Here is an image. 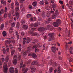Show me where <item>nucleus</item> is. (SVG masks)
<instances>
[{"label": "nucleus", "mask_w": 73, "mask_h": 73, "mask_svg": "<svg viewBox=\"0 0 73 73\" xmlns=\"http://www.w3.org/2000/svg\"><path fill=\"white\" fill-rule=\"evenodd\" d=\"M29 9H32V6L30 5L29 6Z\"/></svg>", "instance_id": "obj_60"}, {"label": "nucleus", "mask_w": 73, "mask_h": 73, "mask_svg": "<svg viewBox=\"0 0 73 73\" xmlns=\"http://www.w3.org/2000/svg\"><path fill=\"white\" fill-rule=\"evenodd\" d=\"M33 26V25L31 24V25H30V29L29 30H30L29 32V33L30 34H32L33 33V31L34 30L36 29L35 28H31Z\"/></svg>", "instance_id": "obj_4"}, {"label": "nucleus", "mask_w": 73, "mask_h": 73, "mask_svg": "<svg viewBox=\"0 0 73 73\" xmlns=\"http://www.w3.org/2000/svg\"><path fill=\"white\" fill-rule=\"evenodd\" d=\"M4 24H2L0 26V30H3V29L4 28Z\"/></svg>", "instance_id": "obj_22"}, {"label": "nucleus", "mask_w": 73, "mask_h": 73, "mask_svg": "<svg viewBox=\"0 0 73 73\" xmlns=\"http://www.w3.org/2000/svg\"><path fill=\"white\" fill-rule=\"evenodd\" d=\"M15 52V50H12L11 52V55H13L14 54V53Z\"/></svg>", "instance_id": "obj_46"}, {"label": "nucleus", "mask_w": 73, "mask_h": 73, "mask_svg": "<svg viewBox=\"0 0 73 73\" xmlns=\"http://www.w3.org/2000/svg\"><path fill=\"white\" fill-rule=\"evenodd\" d=\"M51 27V25H48L47 26L45 27V29L44 27H40L38 29V30L39 31H44V30L46 29V30L48 29L51 31H52L53 29L50 28Z\"/></svg>", "instance_id": "obj_1"}, {"label": "nucleus", "mask_w": 73, "mask_h": 73, "mask_svg": "<svg viewBox=\"0 0 73 73\" xmlns=\"http://www.w3.org/2000/svg\"><path fill=\"white\" fill-rule=\"evenodd\" d=\"M7 13H6L4 14V18L5 19L7 17Z\"/></svg>", "instance_id": "obj_40"}, {"label": "nucleus", "mask_w": 73, "mask_h": 73, "mask_svg": "<svg viewBox=\"0 0 73 73\" xmlns=\"http://www.w3.org/2000/svg\"><path fill=\"white\" fill-rule=\"evenodd\" d=\"M31 49V47H29L28 48V52L30 51Z\"/></svg>", "instance_id": "obj_50"}, {"label": "nucleus", "mask_w": 73, "mask_h": 73, "mask_svg": "<svg viewBox=\"0 0 73 73\" xmlns=\"http://www.w3.org/2000/svg\"><path fill=\"white\" fill-rule=\"evenodd\" d=\"M36 68L34 67L33 68H32L31 69V71L32 73H34L35 72Z\"/></svg>", "instance_id": "obj_29"}, {"label": "nucleus", "mask_w": 73, "mask_h": 73, "mask_svg": "<svg viewBox=\"0 0 73 73\" xmlns=\"http://www.w3.org/2000/svg\"><path fill=\"white\" fill-rule=\"evenodd\" d=\"M59 15V13L58 10L56 11L55 13L52 15V18L53 19H54L55 17H57Z\"/></svg>", "instance_id": "obj_6"}, {"label": "nucleus", "mask_w": 73, "mask_h": 73, "mask_svg": "<svg viewBox=\"0 0 73 73\" xmlns=\"http://www.w3.org/2000/svg\"><path fill=\"white\" fill-rule=\"evenodd\" d=\"M31 17V14H27V18H29Z\"/></svg>", "instance_id": "obj_42"}, {"label": "nucleus", "mask_w": 73, "mask_h": 73, "mask_svg": "<svg viewBox=\"0 0 73 73\" xmlns=\"http://www.w3.org/2000/svg\"><path fill=\"white\" fill-rule=\"evenodd\" d=\"M38 47H40L39 44L35 45L34 46H33L32 48L34 49L35 48V52H39L38 49H37V48Z\"/></svg>", "instance_id": "obj_8"}, {"label": "nucleus", "mask_w": 73, "mask_h": 73, "mask_svg": "<svg viewBox=\"0 0 73 73\" xmlns=\"http://www.w3.org/2000/svg\"><path fill=\"white\" fill-rule=\"evenodd\" d=\"M24 35V32H22L21 33V35L22 36H23Z\"/></svg>", "instance_id": "obj_64"}, {"label": "nucleus", "mask_w": 73, "mask_h": 73, "mask_svg": "<svg viewBox=\"0 0 73 73\" xmlns=\"http://www.w3.org/2000/svg\"><path fill=\"white\" fill-rule=\"evenodd\" d=\"M25 65H24L23 66H22V70L23 71H24V73H27L28 70V68H26L25 69Z\"/></svg>", "instance_id": "obj_11"}, {"label": "nucleus", "mask_w": 73, "mask_h": 73, "mask_svg": "<svg viewBox=\"0 0 73 73\" xmlns=\"http://www.w3.org/2000/svg\"><path fill=\"white\" fill-rule=\"evenodd\" d=\"M58 73H60V67H58Z\"/></svg>", "instance_id": "obj_54"}, {"label": "nucleus", "mask_w": 73, "mask_h": 73, "mask_svg": "<svg viewBox=\"0 0 73 73\" xmlns=\"http://www.w3.org/2000/svg\"><path fill=\"white\" fill-rule=\"evenodd\" d=\"M16 35H17V40H18L19 38V36L18 32V31H16Z\"/></svg>", "instance_id": "obj_19"}, {"label": "nucleus", "mask_w": 73, "mask_h": 73, "mask_svg": "<svg viewBox=\"0 0 73 73\" xmlns=\"http://www.w3.org/2000/svg\"><path fill=\"white\" fill-rule=\"evenodd\" d=\"M9 59V57H8V56H7L6 57V58H5V60H6V61L7 62L8 61Z\"/></svg>", "instance_id": "obj_48"}, {"label": "nucleus", "mask_w": 73, "mask_h": 73, "mask_svg": "<svg viewBox=\"0 0 73 73\" xmlns=\"http://www.w3.org/2000/svg\"><path fill=\"white\" fill-rule=\"evenodd\" d=\"M54 34L53 33H50L48 34L49 37H50V40H48V41H51L52 40H53L54 39V37L53 36Z\"/></svg>", "instance_id": "obj_5"}, {"label": "nucleus", "mask_w": 73, "mask_h": 73, "mask_svg": "<svg viewBox=\"0 0 73 73\" xmlns=\"http://www.w3.org/2000/svg\"><path fill=\"white\" fill-rule=\"evenodd\" d=\"M67 55L69 58V62H72L73 61V59L72 58H70V55H69L68 54Z\"/></svg>", "instance_id": "obj_13"}, {"label": "nucleus", "mask_w": 73, "mask_h": 73, "mask_svg": "<svg viewBox=\"0 0 73 73\" xmlns=\"http://www.w3.org/2000/svg\"><path fill=\"white\" fill-rule=\"evenodd\" d=\"M51 2L52 4H54V0H51Z\"/></svg>", "instance_id": "obj_62"}, {"label": "nucleus", "mask_w": 73, "mask_h": 73, "mask_svg": "<svg viewBox=\"0 0 73 73\" xmlns=\"http://www.w3.org/2000/svg\"><path fill=\"white\" fill-rule=\"evenodd\" d=\"M5 11L4 9H2L0 11V15H2V14L4 13Z\"/></svg>", "instance_id": "obj_26"}, {"label": "nucleus", "mask_w": 73, "mask_h": 73, "mask_svg": "<svg viewBox=\"0 0 73 73\" xmlns=\"http://www.w3.org/2000/svg\"><path fill=\"white\" fill-rule=\"evenodd\" d=\"M15 25V23L13 22L12 23L11 25L12 27H14Z\"/></svg>", "instance_id": "obj_44"}, {"label": "nucleus", "mask_w": 73, "mask_h": 73, "mask_svg": "<svg viewBox=\"0 0 73 73\" xmlns=\"http://www.w3.org/2000/svg\"><path fill=\"white\" fill-rule=\"evenodd\" d=\"M45 3V2L44 1L42 0V1H40V5H44Z\"/></svg>", "instance_id": "obj_24"}, {"label": "nucleus", "mask_w": 73, "mask_h": 73, "mask_svg": "<svg viewBox=\"0 0 73 73\" xmlns=\"http://www.w3.org/2000/svg\"><path fill=\"white\" fill-rule=\"evenodd\" d=\"M23 28L25 30H26L28 28V26L27 25H23Z\"/></svg>", "instance_id": "obj_23"}, {"label": "nucleus", "mask_w": 73, "mask_h": 73, "mask_svg": "<svg viewBox=\"0 0 73 73\" xmlns=\"http://www.w3.org/2000/svg\"><path fill=\"white\" fill-rule=\"evenodd\" d=\"M31 21H32L33 20H36V18H35V17H31Z\"/></svg>", "instance_id": "obj_36"}, {"label": "nucleus", "mask_w": 73, "mask_h": 73, "mask_svg": "<svg viewBox=\"0 0 73 73\" xmlns=\"http://www.w3.org/2000/svg\"><path fill=\"white\" fill-rule=\"evenodd\" d=\"M49 64L51 65L52 64V60H50V63H49Z\"/></svg>", "instance_id": "obj_59"}, {"label": "nucleus", "mask_w": 73, "mask_h": 73, "mask_svg": "<svg viewBox=\"0 0 73 73\" xmlns=\"http://www.w3.org/2000/svg\"><path fill=\"white\" fill-rule=\"evenodd\" d=\"M53 25L55 27H58L60 24L57 23L56 22H54L53 23Z\"/></svg>", "instance_id": "obj_17"}, {"label": "nucleus", "mask_w": 73, "mask_h": 73, "mask_svg": "<svg viewBox=\"0 0 73 73\" xmlns=\"http://www.w3.org/2000/svg\"><path fill=\"white\" fill-rule=\"evenodd\" d=\"M11 13L13 14H14V13L13 14L12 13V10L11 11H10V12L9 13V14H8V17H9L10 18V16H11Z\"/></svg>", "instance_id": "obj_37"}, {"label": "nucleus", "mask_w": 73, "mask_h": 73, "mask_svg": "<svg viewBox=\"0 0 73 73\" xmlns=\"http://www.w3.org/2000/svg\"><path fill=\"white\" fill-rule=\"evenodd\" d=\"M15 15H16V17L17 19H18L19 17V13L18 12H16L15 13Z\"/></svg>", "instance_id": "obj_20"}, {"label": "nucleus", "mask_w": 73, "mask_h": 73, "mask_svg": "<svg viewBox=\"0 0 73 73\" xmlns=\"http://www.w3.org/2000/svg\"><path fill=\"white\" fill-rule=\"evenodd\" d=\"M32 39H31L29 37H27L26 38H23V44L24 45L25 43L27 44L30 42L32 40Z\"/></svg>", "instance_id": "obj_2"}, {"label": "nucleus", "mask_w": 73, "mask_h": 73, "mask_svg": "<svg viewBox=\"0 0 73 73\" xmlns=\"http://www.w3.org/2000/svg\"><path fill=\"white\" fill-rule=\"evenodd\" d=\"M1 56L2 57V62H3L5 61V59H4V56L3 55H2Z\"/></svg>", "instance_id": "obj_35"}, {"label": "nucleus", "mask_w": 73, "mask_h": 73, "mask_svg": "<svg viewBox=\"0 0 73 73\" xmlns=\"http://www.w3.org/2000/svg\"><path fill=\"white\" fill-rule=\"evenodd\" d=\"M8 40H7L6 41H9V42L10 41H11V42H12L13 43H15V40H11V39L10 38H8Z\"/></svg>", "instance_id": "obj_21"}, {"label": "nucleus", "mask_w": 73, "mask_h": 73, "mask_svg": "<svg viewBox=\"0 0 73 73\" xmlns=\"http://www.w3.org/2000/svg\"><path fill=\"white\" fill-rule=\"evenodd\" d=\"M27 52H24L23 54L24 55H27Z\"/></svg>", "instance_id": "obj_63"}, {"label": "nucleus", "mask_w": 73, "mask_h": 73, "mask_svg": "<svg viewBox=\"0 0 73 73\" xmlns=\"http://www.w3.org/2000/svg\"><path fill=\"white\" fill-rule=\"evenodd\" d=\"M38 34V33H33L32 35L33 36H35L36 35H37Z\"/></svg>", "instance_id": "obj_41"}, {"label": "nucleus", "mask_w": 73, "mask_h": 73, "mask_svg": "<svg viewBox=\"0 0 73 73\" xmlns=\"http://www.w3.org/2000/svg\"><path fill=\"white\" fill-rule=\"evenodd\" d=\"M11 7L12 9V13L13 14L14 13V4L12 3L11 4Z\"/></svg>", "instance_id": "obj_12"}, {"label": "nucleus", "mask_w": 73, "mask_h": 73, "mask_svg": "<svg viewBox=\"0 0 73 73\" xmlns=\"http://www.w3.org/2000/svg\"><path fill=\"white\" fill-rule=\"evenodd\" d=\"M9 71L10 73H13L14 71V68L13 67H11L10 68Z\"/></svg>", "instance_id": "obj_14"}, {"label": "nucleus", "mask_w": 73, "mask_h": 73, "mask_svg": "<svg viewBox=\"0 0 73 73\" xmlns=\"http://www.w3.org/2000/svg\"><path fill=\"white\" fill-rule=\"evenodd\" d=\"M56 4H54L52 5V8H55L56 7Z\"/></svg>", "instance_id": "obj_51"}, {"label": "nucleus", "mask_w": 73, "mask_h": 73, "mask_svg": "<svg viewBox=\"0 0 73 73\" xmlns=\"http://www.w3.org/2000/svg\"><path fill=\"white\" fill-rule=\"evenodd\" d=\"M37 3L36 2H33L32 3L34 7H36L37 6Z\"/></svg>", "instance_id": "obj_28"}, {"label": "nucleus", "mask_w": 73, "mask_h": 73, "mask_svg": "<svg viewBox=\"0 0 73 73\" xmlns=\"http://www.w3.org/2000/svg\"><path fill=\"white\" fill-rule=\"evenodd\" d=\"M55 46V44H52V46L51 47V50L52 51V52L53 53H55V52H56V50H58V48H56V47H54Z\"/></svg>", "instance_id": "obj_7"}, {"label": "nucleus", "mask_w": 73, "mask_h": 73, "mask_svg": "<svg viewBox=\"0 0 73 73\" xmlns=\"http://www.w3.org/2000/svg\"><path fill=\"white\" fill-rule=\"evenodd\" d=\"M2 62L0 61V68H2Z\"/></svg>", "instance_id": "obj_45"}, {"label": "nucleus", "mask_w": 73, "mask_h": 73, "mask_svg": "<svg viewBox=\"0 0 73 73\" xmlns=\"http://www.w3.org/2000/svg\"><path fill=\"white\" fill-rule=\"evenodd\" d=\"M31 65H37L38 66H44V65H41L40 64H39L37 62L34 61L31 64Z\"/></svg>", "instance_id": "obj_10"}, {"label": "nucleus", "mask_w": 73, "mask_h": 73, "mask_svg": "<svg viewBox=\"0 0 73 73\" xmlns=\"http://www.w3.org/2000/svg\"><path fill=\"white\" fill-rule=\"evenodd\" d=\"M66 50H68V47L67 44L66 45Z\"/></svg>", "instance_id": "obj_47"}, {"label": "nucleus", "mask_w": 73, "mask_h": 73, "mask_svg": "<svg viewBox=\"0 0 73 73\" xmlns=\"http://www.w3.org/2000/svg\"><path fill=\"white\" fill-rule=\"evenodd\" d=\"M17 60L16 59H15L14 61H13V64H14V65H16L17 63Z\"/></svg>", "instance_id": "obj_31"}, {"label": "nucleus", "mask_w": 73, "mask_h": 73, "mask_svg": "<svg viewBox=\"0 0 73 73\" xmlns=\"http://www.w3.org/2000/svg\"><path fill=\"white\" fill-rule=\"evenodd\" d=\"M15 73H18V70L17 68L15 69Z\"/></svg>", "instance_id": "obj_53"}, {"label": "nucleus", "mask_w": 73, "mask_h": 73, "mask_svg": "<svg viewBox=\"0 0 73 73\" xmlns=\"http://www.w3.org/2000/svg\"><path fill=\"white\" fill-rule=\"evenodd\" d=\"M32 56L33 58H36L37 57V55L35 54V53H33L31 55Z\"/></svg>", "instance_id": "obj_27"}, {"label": "nucleus", "mask_w": 73, "mask_h": 73, "mask_svg": "<svg viewBox=\"0 0 73 73\" xmlns=\"http://www.w3.org/2000/svg\"><path fill=\"white\" fill-rule=\"evenodd\" d=\"M10 43H11V41H10V42H9L8 41H6L5 42V44L6 45V48H7L8 47V46L7 45V44H10Z\"/></svg>", "instance_id": "obj_15"}, {"label": "nucleus", "mask_w": 73, "mask_h": 73, "mask_svg": "<svg viewBox=\"0 0 73 73\" xmlns=\"http://www.w3.org/2000/svg\"><path fill=\"white\" fill-rule=\"evenodd\" d=\"M2 34H3V36L4 37L6 36V33L5 31H3L2 33Z\"/></svg>", "instance_id": "obj_34"}, {"label": "nucleus", "mask_w": 73, "mask_h": 73, "mask_svg": "<svg viewBox=\"0 0 73 73\" xmlns=\"http://www.w3.org/2000/svg\"><path fill=\"white\" fill-rule=\"evenodd\" d=\"M15 5L17 6V7H16L15 8V10L16 11H18L19 10V3L18 1H16L15 2Z\"/></svg>", "instance_id": "obj_9"}, {"label": "nucleus", "mask_w": 73, "mask_h": 73, "mask_svg": "<svg viewBox=\"0 0 73 73\" xmlns=\"http://www.w3.org/2000/svg\"><path fill=\"white\" fill-rule=\"evenodd\" d=\"M69 4L70 5H73V2L72 1H70Z\"/></svg>", "instance_id": "obj_39"}, {"label": "nucleus", "mask_w": 73, "mask_h": 73, "mask_svg": "<svg viewBox=\"0 0 73 73\" xmlns=\"http://www.w3.org/2000/svg\"><path fill=\"white\" fill-rule=\"evenodd\" d=\"M46 9L47 10H49L50 9V8L49 6H47L46 7Z\"/></svg>", "instance_id": "obj_58"}, {"label": "nucleus", "mask_w": 73, "mask_h": 73, "mask_svg": "<svg viewBox=\"0 0 73 73\" xmlns=\"http://www.w3.org/2000/svg\"><path fill=\"white\" fill-rule=\"evenodd\" d=\"M56 23H58L59 24H60L61 23V20H60V19H57L56 20Z\"/></svg>", "instance_id": "obj_25"}, {"label": "nucleus", "mask_w": 73, "mask_h": 73, "mask_svg": "<svg viewBox=\"0 0 73 73\" xmlns=\"http://www.w3.org/2000/svg\"><path fill=\"white\" fill-rule=\"evenodd\" d=\"M33 41L34 42H33V43L34 44L35 43V42H38L37 40V39H35L34 40H33Z\"/></svg>", "instance_id": "obj_49"}, {"label": "nucleus", "mask_w": 73, "mask_h": 73, "mask_svg": "<svg viewBox=\"0 0 73 73\" xmlns=\"http://www.w3.org/2000/svg\"><path fill=\"white\" fill-rule=\"evenodd\" d=\"M21 24H22V25H25V21L24 20H22L21 21Z\"/></svg>", "instance_id": "obj_32"}, {"label": "nucleus", "mask_w": 73, "mask_h": 73, "mask_svg": "<svg viewBox=\"0 0 73 73\" xmlns=\"http://www.w3.org/2000/svg\"><path fill=\"white\" fill-rule=\"evenodd\" d=\"M59 3H60L61 4H62V5H63V1H59Z\"/></svg>", "instance_id": "obj_57"}, {"label": "nucleus", "mask_w": 73, "mask_h": 73, "mask_svg": "<svg viewBox=\"0 0 73 73\" xmlns=\"http://www.w3.org/2000/svg\"><path fill=\"white\" fill-rule=\"evenodd\" d=\"M1 2L2 4H6V1H5L4 0H1Z\"/></svg>", "instance_id": "obj_33"}, {"label": "nucleus", "mask_w": 73, "mask_h": 73, "mask_svg": "<svg viewBox=\"0 0 73 73\" xmlns=\"http://www.w3.org/2000/svg\"><path fill=\"white\" fill-rule=\"evenodd\" d=\"M40 24V22L35 23L34 24H33V26L35 27H37L38 25H39Z\"/></svg>", "instance_id": "obj_18"}, {"label": "nucleus", "mask_w": 73, "mask_h": 73, "mask_svg": "<svg viewBox=\"0 0 73 73\" xmlns=\"http://www.w3.org/2000/svg\"><path fill=\"white\" fill-rule=\"evenodd\" d=\"M53 68L52 67H51L50 68V69H49V72L50 73H51L53 71Z\"/></svg>", "instance_id": "obj_30"}, {"label": "nucleus", "mask_w": 73, "mask_h": 73, "mask_svg": "<svg viewBox=\"0 0 73 73\" xmlns=\"http://www.w3.org/2000/svg\"><path fill=\"white\" fill-rule=\"evenodd\" d=\"M20 26V23H19V22H18L17 23V28H18Z\"/></svg>", "instance_id": "obj_38"}, {"label": "nucleus", "mask_w": 73, "mask_h": 73, "mask_svg": "<svg viewBox=\"0 0 73 73\" xmlns=\"http://www.w3.org/2000/svg\"><path fill=\"white\" fill-rule=\"evenodd\" d=\"M3 52L4 54H6V50L5 49H3Z\"/></svg>", "instance_id": "obj_56"}, {"label": "nucleus", "mask_w": 73, "mask_h": 73, "mask_svg": "<svg viewBox=\"0 0 73 73\" xmlns=\"http://www.w3.org/2000/svg\"><path fill=\"white\" fill-rule=\"evenodd\" d=\"M49 13L48 12H47V13H46V16L47 17H48V18H49Z\"/></svg>", "instance_id": "obj_55"}, {"label": "nucleus", "mask_w": 73, "mask_h": 73, "mask_svg": "<svg viewBox=\"0 0 73 73\" xmlns=\"http://www.w3.org/2000/svg\"><path fill=\"white\" fill-rule=\"evenodd\" d=\"M23 63L22 62H21L20 63V66H19V67L20 68H21V67H22Z\"/></svg>", "instance_id": "obj_52"}, {"label": "nucleus", "mask_w": 73, "mask_h": 73, "mask_svg": "<svg viewBox=\"0 0 73 73\" xmlns=\"http://www.w3.org/2000/svg\"><path fill=\"white\" fill-rule=\"evenodd\" d=\"M3 68L4 70V73H7L8 68L7 66V62H5V63H4Z\"/></svg>", "instance_id": "obj_3"}, {"label": "nucleus", "mask_w": 73, "mask_h": 73, "mask_svg": "<svg viewBox=\"0 0 73 73\" xmlns=\"http://www.w3.org/2000/svg\"><path fill=\"white\" fill-rule=\"evenodd\" d=\"M69 52L71 54H73V47H71L70 48Z\"/></svg>", "instance_id": "obj_16"}, {"label": "nucleus", "mask_w": 73, "mask_h": 73, "mask_svg": "<svg viewBox=\"0 0 73 73\" xmlns=\"http://www.w3.org/2000/svg\"><path fill=\"white\" fill-rule=\"evenodd\" d=\"M3 17L1 16H0V22H2L3 21Z\"/></svg>", "instance_id": "obj_43"}, {"label": "nucleus", "mask_w": 73, "mask_h": 73, "mask_svg": "<svg viewBox=\"0 0 73 73\" xmlns=\"http://www.w3.org/2000/svg\"><path fill=\"white\" fill-rule=\"evenodd\" d=\"M7 7H5V10H4V11H5V12H7Z\"/></svg>", "instance_id": "obj_61"}]
</instances>
